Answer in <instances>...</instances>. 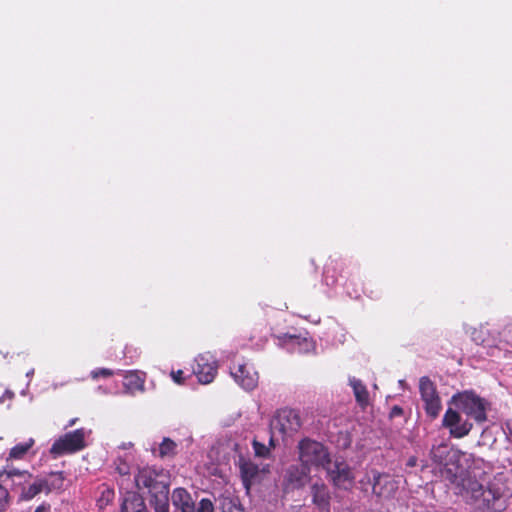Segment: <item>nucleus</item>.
Returning a JSON list of instances; mask_svg holds the SVG:
<instances>
[{"label": "nucleus", "instance_id": "29", "mask_svg": "<svg viewBox=\"0 0 512 512\" xmlns=\"http://www.w3.org/2000/svg\"><path fill=\"white\" fill-rule=\"evenodd\" d=\"M253 448L258 457L266 458L270 454V449L257 441L253 442Z\"/></svg>", "mask_w": 512, "mask_h": 512}, {"label": "nucleus", "instance_id": "20", "mask_svg": "<svg viewBox=\"0 0 512 512\" xmlns=\"http://www.w3.org/2000/svg\"><path fill=\"white\" fill-rule=\"evenodd\" d=\"M33 445H34L33 438H29L25 442L16 444L14 447L11 448V450L9 452L8 459H13V460L23 459L25 457V455L27 454V452L32 448Z\"/></svg>", "mask_w": 512, "mask_h": 512}, {"label": "nucleus", "instance_id": "39", "mask_svg": "<svg viewBox=\"0 0 512 512\" xmlns=\"http://www.w3.org/2000/svg\"><path fill=\"white\" fill-rule=\"evenodd\" d=\"M33 374H34V369H30V370L26 373V376H27L28 378H30V377H32V376H33Z\"/></svg>", "mask_w": 512, "mask_h": 512}, {"label": "nucleus", "instance_id": "35", "mask_svg": "<svg viewBox=\"0 0 512 512\" xmlns=\"http://www.w3.org/2000/svg\"><path fill=\"white\" fill-rule=\"evenodd\" d=\"M14 396V393L10 390H6L5 393L0 397V403H3L6 399L11 400Z\"/></svg>", "mask_w": 512, "mask_h": 512}, {"label": "nucleus", "instance_id": "16", "mask_svg": "<svg viewBox=\"0 0 512 512\" xmlns=\"http://www.w3.org/2000/svg\"><path fill=\"white\" fill-rule=\"evenodd\" d=\"M310 468L303 463L292 465L286 473V480L293 488H302L309 481Z\"/></svg>", "mask_w": 512, "mask_h": 512}, {"label": "nucleus", "instance_id": "33", "mask_svg": "<svg viewBox=\"0 0 512 512\" xmlns=\"http://www.w3.org/2000/svg\"><path fill=\"white\" fill-rule=\"evenodd\" d=\"M117 471L120 475H127L129 474V466L127 463L120 461V463L117 465Z\"/></svg>", "mask_w": 512, "mask_h": 512}, {"label": "nucleus", "instance_id": "32", "mask_svg": "<svg viewBox=\"0 0 512 512\" xmlns=\"http://www.w3.org/2000/svg\"><path fill=\"white\" fill-rule=\"evenodd\" d=\"M112 375H113V372L111 370H109V369H106V368H101V369L93 370L91 372V376L94 379H97L100 376H102V377H109V376H112Z\"/></svg>", "mask_w": 512, "mask_h": 512}, {"label": "nucleus", "instance_id": "23", "mask_svg": "<svg viewBox=\"0 0 512 512\" xmlns=\"http://www.w3.org/2000/svg\"><path fill=\"white\" fill-rule=\"evenodd\" d=\"M144 380L136 373L130 372L125 376L124 386L129 391L142 390Z\"/></svg>", "mask_w": 512, "mask_h": 512}, {"label": "nucleus", "instance_id": "6", "mask_svg": "<svg viewBox=\"0 0 512 512\" xmlns=\"http://www.w3.org/2000/svg\"><path fill=\"white\" fill-rule=\"evenodd\" d=\"M461 411H457L453 408H448L442 419V426L448 429L449 434L453 438H463L467 436L473 424L465 419Z\"/></svg>", "mask_w": 512, "mask_h": 512}, {"label": "nucleus", "instance_id": "8", "mask_svg": "<svg viewBox=\"0 0 512 512\" xmlns=\"http://www.w3.org/2000/svg\"><path fill=\"white\" fill-rule=\"evenodd\" d=\"M332 484L339 489L347 490L354 483V475L350 467L343 461H329L324 468Z\"/></svg>", "mask_w": 512, "mask_h": 512}, {"label": "nucleus", "instance_id": "24", "mask_svg": "<svg viewBox=\"0 0 512 512\" xmlns=\"http://www.w3.org/2000/svg\"><path fill=\"white\" fill-rule=\"evenodd\" d=\"M176 443L169 438H164L159 447V454L161 457H169L174 455Z\"/></svg>", "mask_w": 512, "mask_h": 512}, {"label": "nucleus", "instance_id": "41", "mask_svg": "<svg viewBox=\"0 0 512 512\" xmlns=\"http://www.w3.org/2000/svg\"><path fill=\"white\" fill-rule=\"evenodd\" d=\"M238 512H243V511L239 510Z\"/></svg>", "mask_w": 512, "mask_h": 512}, {"label": "nucleus", "instance_id": "17", "mask_svg": "<svg viewBox=\"0 0 512 512\" xmlns=\"http://www.w3.org/2000/svg\"><path fill=\"white\" fill-rule=\"evenodd\" d=\"M173 506L179 512H195V503L190 493L184 488H176L171 495Z\"/></svg>", "mask_w": 512, "mask_h": 512}, {"label": "nucleus", "instance_id": "25", "mask_svg": "<svg viewBox=\"0 0 512 512\" xmlns=\"http://www.w3.org/2000/svg\"><path fill=\"white\" fill-rule=\"evenodd\" d=\"M114 499V491L109 487H104L97 500L98 506L102 509Z\"/></svg>", "mask_w": 512, "mask_h": 512}, {"label": "nucleus", "instance_id": "31", "mask_svg": "<svg viewBox=\"0 0 512 512\" xmlns=\"http://www.w3.org/2000/svg\"><path fill=\"white\" fill-rule=\"evenodd\" d=\"M502 430H503V432H504V434L506 436L507 441L512 443V419L507 420L502 425Z\"/></svg>", "mask_w": 512, "mask_h": 512}, {"label": "nucleus", "instance_id": "9", "mask_svg": "<svg viewBox=\"0 0 512 512\" xmlns=\"http://www.w3.org/2000/svg\"><path fill=\"white\" fill-rule=\"evenodd\" d=\"M419 391L424 408L428 416L435 419L442 408L440 397L436 391L435 385L428 377H421L419 380Z\"/></svg>", "mask_w": 512, "mask_h": 512}, {"label": "nucleus", "instance_id": "7", "mask_svg": "<svg viewBox=\"0 0 512 512\" xmlns=\"http://www.w3.org/2000/svg\"><path fill=\"white\" fill-rule=\"evenodd\" d=\"M84 439V429H77L75 431L69 432L53 443L50 449V453L54 456H59L66 453L79 451L85 447Z\"/></svg>", "mask_w": 512, "mask_h": 512}, {"label": "nucleus", "instance_id": "14", "mask_svg": "<svg viewBox=\"0 0 512 512\" xmlns=\"http://www.w3.org/2000/svg\"><path fill=\"white\" fill-rule=\"evenodd\" d=\"M32 479V474L26 470L11 469L0 473V480L5 486L10 485L13 489L20 488L21 491Z\"/></svg>", "mask_w": 512, "mask_h": 512}, {"label": "nucleus", "instance_id": "15", "mask_svg": "<svg viewBox=\"0 0 512 512\" xmlns=\"http://www.w3.org/2000/svg\"><path fill=\"white\" fill-rule=\"evenodd\" d=\"M311 496L313 504L320 512H330L331 495L328 487L324 483H314L311 486Z\"/></svg>", "mask_w": 512, "mask_h": 512}, {"label": "nucleus", "instance_id": "12", "mask_svg": "<svg viewBox=\"0 0 512 512\" xmlns=\"http://www.w3.org/2000/svg\"><path fill=\"white\" fill-rule=\"evenodd\" d=\"M373 493L382 499H391L398 490V482L389 475L372 471Z\"/></svg>", "mask_w": 512, "mask_h": 512}, {"label": "nucleus", "instance_id": "28", "mask_svg": "<svg viewBox=\"0 0 512 512\" xmlns=\"http://www.w3.org/2000/svg\"><path fill=\"white\" fill-rule=\"evenodd\" d=\"M447 447L445 445H439L438 447H433L431 450V457L436 463H442L444 457L443 454L446 452Z\"/></svg>", "mask_w": 512, "mask_h": 512}, {"label": "nucleus", "instance_id": "40", "mask_svg": "<svg viewBox=\"0 0 512 512\" xmlns=\"http://www.w3.org/2000/svg\"><path fill=\"white\" fill-rule=\"evenodd\" d=\"M399 384L402 386L404 384V380H400Z\"/></svg>", "mask_w": 512, "mask_h": 512}, {"label": "nucleus", "instance_id": "18", "mask_svg": "<svg viewBox=\"0 0 512 512\" xmlns=\"http://www.w3.org/2000/svg\"><path fill=\"white\" fill-rule=\"evenodd\" d=\"M45 487H48V479L42 477L33 478L29 484L23 487L20 493V500L28 501L33 499L39 493L45 491Z\"/></svg>", "mask_w": 512, "mask_h": 512}, {"label": "nucleus", "instance_id": "36", "mask_svg": "<svg viewBox=\"0 0 512 512\" xmlns=\"http://www.w3.org/2000/svg\"><path fill=\"white\" fill-rule=\"evenodd\" d=\"M49 509H50V505L44 503V504L40 505L39 507H37L35 512H48Z\"/></svg>", "mask_w": 512, "mask_h": 512}, {"label": "nucleus", "instance_id": "2", "mask_svg": "<svg viewBox=\"0 0 512 512\" xmlns=\"http://www.w3.org/2000/svg\"><path fill=\"white\" fill-rule=\"evenodd\" d=\"M158 477L156 470L145 467L139 469L135 476V483L139 490L148 489L152 496L151 505L155 512H169V487Z\"/></svg>", "mask_w": 512, "mask_h": 512}, {"label": "nucleus", "instance_id": "34", "mask_svg": "<svg viewBox=\"0 0 512 512\" xmlns=\"http://www.w3.org/2000/svg\"><path fill=\"white\" fill-rule=\"evenodd\" d=\"M171 376L173 378V380L178 383V384H181L183 383V371L182 370H178L176 372L172 371L171 372Z\"/></svg>", "mask_w": 512, "mask_h": 512}, {"label": "nucleus", "instance_id": "4", "mask_svg": "<svg viewBox=\"0 0 512 512\" xmlns=\"http://www.w3.org/2000/svg\"><path fill=\"white\" fill-rule=\"evenodd\" d=\"M299 458L301 463L308 466L322 467L331 460L326 447L314 440L304 439L299 445Z\"/></svg>", "mask_w": 512, "mask_h": 512}, {"label": "nucleus", "instance_id": "3", "mask_svg": "<svg viewBox=\"0 0 512 512\" xmlns=\"http://www.w3.org/2000/svg\"><path fill=\"white\" fill-rule=\"evenodd\" d=\"M456 408L463 414L473 418L477 423H483L487 420L488 402L471 391L458 393L451 398Z\"/></svg>", "mask_w": 512, "mask_h": 512}, {"label": "nucleus", "instance_id": "27", "mask_svg": "<svg viewBox=\"0 0 512 512\" xmlns=\"http://www.w3.org/2000/svg\"><path fill=\"white\" fill-rule=\"evenodd\" d=\"M63 485V477L60 474H53L52 479H48V487H45V492H50L54 489H60Z\"/></svg>", "mask_w": 512, "mask_h": 512}, {"label": "nucleus", "instance_id": "10", "mask_svg": "<svg viewBox=\"0 0 512 512\" xmlns=\"http://www.w3.org/2000/svg\"><path fill=\"white\" fill-rule=\"evenodd\" d=\"M193 373L202 384H209L215 378L217 366L210 353L200 354L195 358Z\"/></svg>", "mask_w": 512, "mask_h": 512}, {"label": "nucleus", "instance_id": "37", "mask_svg": "<svg viewBox=\"0 0 512 512\" xmlns=\"http://www.w3.org/2000/svg\"><path fill=\"white\" fill-rule=\"evenodd\" d=\"M392 415H400L402 414V409L398 406L393 407L392 409Z\"/></svg>", "mask_w": 512, "mask_h": 512}, {"label": "nucleus", "instance_id": "38", "mask_svg": "<svg viewBox=\"0 0 512 512\" xmlns=\"http://www.w3.org/2000/svg\"><path fill=\"white\" fill-rule=\"evenodd\" d=\"M407 465L411 466V467L415 466L416 465V459L415 458H410L408 460V462H407Z\"/></svg>", "mask_w": 512, "mask_h": 512}, {"label": "nucleus", "instance_id": "5", "mask_svg": "<svg viewBox=\"0 0 512 512\" xmlns=\"http://www.w3.org/2000/svg\"><path fill=\"white\" fill-rule=\"evenodd\" d=\"M300 426L301 420L297 411L292 409H281L277 411L270 422V444L273 445V439L276 434L291 435L296 432Z\"/></svg>", "mask_w": 512, "mask_h": 512}, {"label": "nucleus", "instance_id": "19", "mask_svg": "<svg viewBox=\"0 0 512 512\" xmlns=\"http://www.w3.org/2000/svg\"><path fill=\"white\" fill-rule=\"evenodd\" d=\"M349 384L353 389L356 401L360 405L368 404L369 394H368V391H367L365 385L360 380L356 379L355 377L349 378Z\"/></svg>", "mask_w": 512, "mask_h": 512}, {"label": "nucleus", "instance_id": "26", "mask_svg": "<svg viewBox=\"0 0 512 512\" xmlns=\"http://www.w3.org/2000/svg\"><path fill=\"white\" fill-rule=\"evenodd\" d=\"M10 504L8 490L4 483L0 480V512H5Z\"/></svg>", "mask_w": 512, "mask_h": 512}, {"label": "nucleus", "instance_id": "13", "mask_svg": "<svg viewBox=\"0 0 512 512\" xmlns=\"http://www.w3.org/2000/svg\"><path fill=\"white\" fill-rule=\"evenodd\" d=\"M231 375L245 390H253L258 384V373L250 363L239 364L231 371Z\"/></svg>", "mask_w": 512, "mask_h": 512}, {"label": "nucleus", "instance_id": "22", "mask_svg": "<svg viewBox=\"0 0 512 512\" xmlns=\"http://www.w3.org/2000/svg\"><path fill=\"white\" fill-rule=\"evenodd\" d=\"M241 474L243 477V482L246 487H249V482L258 474L259 468L256 464L247 461L242 463L241 465Z\"/></svg>", "mask_w": 512, "mask_h": 512}, {"label": "nucleus", "instance_id": "21", "mask_svg": "<svg viewBox=\"0 0 512 512\" xmlns=\"http://www.w3.org/2000/svg\"><path fill=\"white\" fill-rule=\"evenodd\" d=\"M121 512H147V510L143 500L132 495L124 500Z\"/></svg>", "mask_w": 512, "mask_h": 512}, {"label": "nucleus", "instance_id": "1", "mask_svg": "<svg viewBox=\"0 0 512 512\" xmlns=\"http://www.w3.org/2000/svg\"><path fill=\"white\" fill-rule=\"evenodd\" d=\"M462 496L482 512H502L507 507L508 491L500 477L484 485L470 475L461 479Z\"/></svg>", "mask_w": 512, "mask_h": 512}, {"label": "nucleus", "instance_id": "30", "mask_svg": "<svg viewBox=\"0 0 512 512\" xmlns=\"http://www.w3.org/2000/svg\"><path fill=\"white\" fill-rule=\"evenodd\" d=\"M195 512H214L213 503L209 499H202L199 502V506Z\"/></svg>", "mask_w": 512, "mask_h": 512}, {"label": "nucleus", "instance_id": "11", "mask_svg": "<svg viewBox=\"0 0 512 512\" xmlns=\"http://www.w3.org/2000/svg\"><path fill=\"white\" fill-rule=\"evenodd\" d=\"M278 344L286 348L289 352L308 354L315 350L313 340L297 335L283 334L277 336Z\"/></svg>", "mask_w": 512, "mask_h": 512}]
</instances>
